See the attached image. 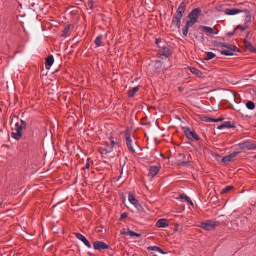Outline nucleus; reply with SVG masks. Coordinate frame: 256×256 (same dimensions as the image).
<instances>
[{
  "label": "nucleus",
  "mask_w": 256,
  "mask_h": 256,
  "mask_svg": "<svg viewBox=\"0 0 256 256\" xmlns=\"http://www.w3.org/2000/svg\"><path fill=\"white\" fill-rule=\"evenodd\" d=\"M250 34V32H248V33L246 34V38H248Z\"/></svg>",
  "instance_id": "obj_58"
},
{
  "label": "nucleus",
  "mask_w": 256,
  "mask_h": 256,
  "mask_svg": "<svg viewBox=\"0 0 256 256\" xmlns=\"http://www.w3.org/2000/svg\"><path fill=\"white\" fill-rule=\"evenodd\" d=\"M162 42V40L160 38H156V44L158 46Z\"/></svg>",
  "instance_id": "obj_52"
},
{
  "label": "nucleus",
  "mask_w": 256,
  "mask_h": 256,
  "mask_svg": "<svg viewBox=\"0 0 256 256\" xmlns=\"http://www.w3.org/2000/svg\"><path fill=\"white\" fill-rule=\"evenodd\" d=\"M190 72L196 75V76L200 78H204L205 76L204 74L200 72V70L196 69L195 68L190 67L189 68Z\"/></svg>",
  "instance_id": "obj_20"
},
{
  "label": "nucleus",
  "mask_w": 256,
  "mask_h": 256,
  "mask_svg": "<svg viewBox=\"0 0 256 256\" xmlns=\"http://www.w3.org/2000/svg\"><path fill=\"white\" fill-rule=\"evenodd\" d=\"M161 168L160 166H152L150 168V172L148 174V176L150 178L154 177L160 171Z\"/></svg>",
  "instance_id": "obj_15"
},
{
  "label": "nucleus",
  "mask_w": 256,
  "mask_h": 256,
  "mask_svg": "<svg viewBox=\"0 0 256 256\" xmlns=\"http://www.w3.org/2000/svg\"><path fill=\"white\" fill-rule=\"evenodd\" d=\"M74 234L78 239L80 240L81 241H82L86 238L84 236L82 235L80 233H74Z\"/></svg>",
  "instance_id": "obj_40"
},
{
  "label": "nucleus",
  "mask_w": 256,
  "mask_h": 256,
  "mask_svg": "<svg viewBox=\"0 0 256 256\" xmlns=\"http://www.w3.org/2000/svg\"><path fill=\"white\" fill-rule=\"evenodd\" d=\"M196 38L198 39V40H200L201 42H204V37L203 35H200L198 36H197L196 37Z\"/></svg>",
  "instance_id": "obj_49"
},
{
  "label": "nucleus",
  "mask_w": 256,
  "mask_h": 256,
  "mask_svg": "<svg viewBox=\"0 0 256 256\" xmlns=\"http://www.w3.org/2000/svg\"><path fill=\"white\" fill-rule=\"evenodd\" d=\"M241 152H234L230 154V155L224 157L222 161V162L228 164L230 162H232V158H236L238 154H239Z\"/></svg>",
  "instance_id": "obj_14"
},
{
  "label": "nucleus",
  "mask_w": 256,
  "mask_h": 256,
  "mask_svg": "<svg viewBox=\"0 0 256 256\" xmlns=\"http://www.w3.org/2000/svg\"><path fill=\"white\" fill-rule=\"evenodd\" d=\"M73 26L72 24H68L66 26L63 31V33L61 34V36L66 38L68 36V32H70V28Z\"/></svg>",
  "instance_id": "obj_26"
},
{
  "label": "nucleus",
  "mask_w": 256,
  "mask_h": 256,
  "mask_svg": "<svg viewBox=\"0 0 256 256\" xmlns=\"http://www.w3.org/2000/svg\"><path fill=\"white\" fill-rule=\"evenodd\" d=\"M2 202H0V206H2Z\"/></svg>",
  "instance_id": "obj_61"
},
{
  "label": "nucleus",
  "mask_w": 256,
  "mask_h": 256,
  "mask_svg": "<svg viewBox=\"0 0 256 256\" xmlns=\"http://www.w3.org/2000/svg\"><path fill=\"white\" fill-rule=\"evenodd\" d=\"M213 44L216 47L225 48L226 43L214 41Z\"/></svg>",
  "instance_id": "obj_35"
},
{
  "label": "nucleus",
  "mask_w": 256,
  "mask_h": 256,
  "mask_svg": "<svg viewBox=\"0 0 256 256\" xmlns=\"http://www.w3.org/2000/svg\"><path fill=\"white\" fill-rule=\"evenodd\" d=\"M179 198L181 200H184L186 202L189 203L192 206H194V204L192 200L188 196L184 194H180Z\"/></svg>",
  "instance_id": "obj_25"
},
{
  "label": "nucleus",
  "mask_w": 256,
  "mask_h": 256,
  "mask_svg": "<svg viewBox=\"0 0 256 256\" xmlns=\"http://www.w3.org/2000/svg\"><path fill=\"white\" fill-rule=\"evenodd\" d=\"M224 118H216V122H220L222 121Z\"/></svg>",
  "instance_id": "obj_53"
},
{
  "label": "nucleus",
  "mask_w": 256,
  "mask_h": 256,
  "mask_svg": "<svg viewBox=\"0 0 256 256\" xmlns=\"http://www.w3.org/2000/svg\"><path fill=\"white\" fill-rule=\"evenodd\" d=\"M103 38V36L100 34L99 35L95 40L94 43L97 48L100 47L102 46V40Z\"/></svg>",
  "instance_id": "obj_30"
},
{
  "label": "nucleus",
  "mask_w": 256,
  "mask_h": 256,
  "mask_svg": "<svg viewBox=\"0 0 256 256\" xmlns=\"http://www.w3.org/2000/svg\"><path fill=\"white\" fill-rule=\"evenodd\" d=\"M202 10L200 8L193 10L188 15V22L194 25L197 22L198 18L202 15Z\"/></svg>",
  "instance_id": "obj_6"
},
{
  "label": "nucleus",
  "mask_w": 256,
  "mask_h": 256,
  "mask_svg": "<svg viewBox=\"0 0 256 256\" xmlns=\"http://www.w3.org/2000/svg\"><path fill=\"white\" fill-rule=\"evenodd\" d=\"M140 86H138L137 87L133 88L131 90L128 91V96L130 98H132L134 96L136 92H137L140 90Z\"/></svg>",
  "instance_id": "obj_23"
},
{
  "label": "nucleus",
  "mask_w": 256,
  "mask_h": 256,
  "mask_svg": "<svg viewBox=\"0 0 256 256\" xmlns=\"http://www.w3.org/2000/svg\"><path fill=\"white\" fill-rule=\"evenodd\" d=\"M179 90H180V92H182V87H180V88H179Z\"/></svg>",
  "instance_id": "obj_59"
},
{
  "label": "nucleus",
  "mask_w": 256,
  "mask_h": 256,
  "mask_svg": "<svg viewBox=\"0 0 256 256\" xmlns=\"http://www.w3.org/2000/svg\"><path fill=\"white\" fill-rule=\"evenodd\" d=\"M216 54L212 52H208L206 54V57L204 58V60L208 61L216 57Z\"/></svg>",
  "instance_id": "obj_34"
},
{
  "label": "nucleus",
  "mask_w": 256,
  "mask_h": 256,
  "mask_svg": "<svg viewBox=\"0 0 256 256\" xmlns=\"http://www.w3.org/2000/svg\"><path fill=\"white\" fill-rule=\"evenodd\" d=\"M128 216V214L127 212H124L121 214L120 217L119 219V221H122L124 219L127 218Z\"/></svg>",
  "instance_id": "obj_44"
},
{
  "label": "nucleus",
  "mask_w": 256,
  "mask_h": 256,
  "mask_svg": "<svg viewBox=\"0 0 256 256\" xmlns=\"http://www.w3.org/2000/svg\"><path fill=\"white\" fill-rule=\"evenodd\" d=\"M234 187L232 186H228L226 188H224L222 192H220L221 194H224L228 192L230 190H233Z\"/></svg>",
  "instance_id": "obj_36"
},
{
  "label": "nucleus",
  "mask_w": 256,
  "mask_h": 256,
  "mask_svg": "<svg viewBox=\"0 0 256 256\" xmlns=\"http://www.w3.org/2000/svg\"><path fill=\"white\" fill-rule=\"evenodd\" d=\"M94 248L95 250L102 251V250L109 249L110 246L108 244L104 242L96 241L94 242Z\"/></svg>",
  "instance_id": "obj_12"
},
{
  "label": "nucleus",
  "mask_w": 256,
  "mask_h": 256,
  "mask_svg": "<svg viewBox=\"0 0 256 256\" xmlns=\"http://www.w3.org/2000/svg\"><path fill=\"white\" fill-rule=\"evenodd\" d=\"M235 29H234V31L232 32H229L226 34V35L230 37H231L235 34L236 33Z\"/></svg>",
  "instance_id": "obj_48"
},
{
  "label": "nucleus",
  "mask_w": 256,
  "mask_h": 256,
  "mask_svg": "<svg viewBox=\"0 0 256 256\" xmlns=\"http://www.w3.org/2000/svg\"><path fill=\"white\" fill-rule=\"evenodd\" d=\"M20 124L17 122L16 124V132H12L11 136L16 140H22L21 144H22L23 148L28 151L32 150L38 144V140L34 136L33 132H23L27 126V123L23 120H20Z\"/></svg>",
  "instance_id": "obj_1"
},
{
  "label": "nucleus",
  "mask_w": 256,
  "mask_h": 256,
  "mask_svg": "<svg viewBox=\"0 0 256 256\" xmlns=\"http://www.w3.org/2000/svg\"><path fill=\"white\" fill-rule=\"evenodd\" d=\"M246 106L250 110H254L256 108V104L250 100L246 103Z\"/></svg>",
  "instance_id": "obj_32"
},
{
  "label": "nucleus",
  "mask_w": 256,
  "mask_h": 256,
  "mask_svg": "<svg viewBox=\"0 0 256 256\" xmlns=\"http://www.w3.org/2000/svg\"><path fill=\"white\" fill-rule=\"evenodd\" d=\"M156 226L158 228H164L168 226V222L166 219H160L156 222Z\"/></svg>",
  "instance_id": "obj_19"
},
{
  "label": "nucleus",
  "mask_w": 256,
  "mask_h": 256,
  "mask_svg": "<svg viewBox=\"0 0 256 256\" xmlns=\"http://www.w3.org/2000/svg\"><path fill=\"white\" fill-rule=\"evenodd\" d=\"M225 48H226L228 50H222L220 52L222 55L225 56H234V52H240V50L236 47V46L232 44H226Z\"/></svg>",
  "instance_id": "obj_9"
},
{
  "label": "nucleus",
  "mask_w": 256,
  "mask_h": 256,
  "mask_svg": "<svg viewBox=\"0 0 256 256\" xmlns=\"http://www.w3.org/2000/svg\"><path fill=\"white\" fill-rule=\"evenodd\" d=\"M91 160L90 158H88L87 160V163L85 166V167H84V168H82V169L84 170L85 169H88L90 168V160Z\"/></svg>",
  "instance_id": "obj_47"
},
{
  "label": "nucleus",
  "mask_w": 256,
  "mask_h": 256,
  "mask_svg": "<svg viewBox=\"0 0 256 256\" xmlns=\"http://www.w3.org/2000/svg\"><path fill=\"white\" fill-rule=\"evenodd\" d=\"M256 150V144L250 143V146L248 150Z\"/></svg>",
  "instance_id": "obj_46"
},
{
  "label": "nucleus",
  "mask_w": 256,
  "mask_h": 256,
  "mask_svg": "<svg viewBox=\"0 0 256 256\" xmlns=\"http://www.w3.org/2000/svg\"><path fill=\"white\" fill-rule=\"evenodd\" d=\"M54 62V58L52 55L49 56L46 60V70H49L52 66Z\"/></svg>",
  "instance_id": "obj_18"
},
{
  "label": "nucleus",
  "mask_w": 256,
  "mask_h": 256,
  "mask_svg": "<svg viewBox=\"0 0 256 256\" xmlns=\"http://www.w3.org/2000/svg\"><path fill=\"white\" fill-rule=\"evenodd\" d=\"M216 122V118H209V122Z\"/></svg>",
  "instance_id": "obj_55"
},
{
  "label": "nucleus",
  "mask_w": 256,
  "mask_h": 256,
  "mask_svg": "<svg viewBox=\"0 0 256 256\" xmlns=\"http://www.w3.org/2000/svg\"><path fill=\"white\" fill-rule=\"evenodd\" d=\"M126 158H125L123 160H122L121 159L120 160V167H122V170H121V172H120V176L122 175V174L123 173V172H124V170H126L125 166H126ZM120 178H121V176H120L119 177L118 180H119Z\"/></svg>",
  "instance_id": "obj_31"
},
{
  "label": "nucleus",
  "mask_w": 256,
  "mask_h": 256,
  "mask_svg": "<svg viewBox=\"0 0 256 256\" xmlns=\"http://www.w3.org/2000/svg\"><path fill=\"white\" fill-rule=\"evenodd\" d=\"M148 250L152 251H158L162 254H166V252H164V251L161 248L156 246H149L148 248Z\"/></svg>",
  "instance_id": "obj_27"
},
{
  "label": "nucleus",
  "mask_w": 256,
  "mask_h": 256,
  "mask_svg": "<svg viewBox=\"0 0 256 256\" xmlns=\"http://www.w3.org/2000/svg\"><path fill=\"white\" fill-rule=\"evenodd\" d=\"M113 151L112 146L107 142H104L98 147V152L102 155H106Z\"/></svg>",
  "instance_id": "obj_10"
},
{
  "label": "nucleus",
  "mask_w": 256,
  "mask_h": 256,
  "mask_svg": "<svg viewBox=\"0 0 256 256\" xmlns=\"http://www.w3.org/2000/svg\"><path fill=\"white\" fill-rule=\"evenodd\" d=\"M126 232H127L125 228L123 229L121 231V232H120L122 234H126Z\"/></svg>",
  "instance_id": "obj_56"
},
{
  "label": "nucleus",
  "mask_w": 256,
  "mask_h": 256,
  "mask_svg": "<svg viewBox=\"0 0 256 256\" xmlns=\"http://www.w3.org/2000/svg\"><path fill=\"white\" fill-rule=\"evenodd\" d=\"M126 235L130 236H136L138 238H140L141 236L140 234H137L134 231L130 230L129 228L127 230Z\"/></svg>",
  "instance_id": "obj_33"
},
{
  "label": "nucleus",
  "mask_w": 256,
  "mask_h": 256,
  "mask_svg": "<svg viewBox=\"0 0 256 256\" xmlns=\"http://www.w3.org/2000/svg\"><path fill=\"white\" fill-rule=\"evenodd\" d=\"M108 139L110 140V146H112L113 148L115 146L118 144V138H114L113 136H110Z\"/></svg>",
  "instance_id": "obj_28"
},
{
  "label": "nucleus",
  "mask_w": 256,
  "mask_h": 256,
  "mask_svg": "<svg viewBox=\"0 0 256 256\" xmlns=\"http://www.w3.org/2000/svg\"><path fill=\"white\" fill-rule=\"evenodd\" d=\"M194 25L189 22L187 21L186 26L182 28V34L184 36H187L189 28L192 27Z\"/></svg>",
  "instance_id": "obj_22"
},
{
  "label": "nucleus",
  "mask_w": 256,
  "mask_h": 256,
  "mask_svg": "<svg viewBox=\"0 0 256 256\" xmlns=\"http://www.w3.org/2000/svg\"><path fill=\"white\" fill-rule=\"evenodd\" d=\"M128 200L134 206L136 204L137 202H138V200L135 198L132 192L129 193Z\"/></svg>",
  "instance_id": "obj_29"
},
{
  "label": "nucleus",
  "mask_w": 256,
  "mask_h": 256,
  "mask_svg": "<svg viewBox=\"0 0 256 256\" xmlns=\"http://www.w3.org/2000/svg\"><path fill=\"white\" fill-rule=\"evenodd\" d=\"M156 256L155 255V256Z\"/></svg>",
  "instance_id": "obj_63"
},
{
  "label": "nucleus",
  "mask_w": 256,
  "mask_h": 256,
  "mask_svg": "<svg viewBox=\"0 0 256 256\" xmlns=\"http://www.w3.org/2000/svg\"><path fill=\"white\" fill-rule=\"evenodd\" d=\"M177 157L178 158L179 162H180L178 164V166H190V164L192 163V162L189 160L183 161L186 158V156L184 154L178 153Z\"/></svg>",
  "instance_id": "obj_11"
},
{
  "label": "nucleus",
  "mask_w": 256,
  "mask_h": 256,
  "mask_svg": "<svg viewBox=\"0 0 256 256\" xmlns=\"http://www.w3.org/2000/svg\"><path fill=\"white\" fill-rule=\"evenodd\" d=\"M212 156H214V158H216L218 160V158H221V156H220L216 152H212Z\"/></svg>",
  "instance_id": "obj_51"
},
{
  "label": "nucleus",
  "mask_w": 256,
  "mask_h": 256,
  "mask_svg": "<svg viewBox=\"0 0 256 256\" xmlns=\"http://www.w3.org/2000/svg\"><path fill=\"white\" fill-rule=\"evenodd\" d=\"M132 133V130L130 128L127 127L126 131L124 132V134L126 140V144L128 150L132 153H136V151L132 146V140L131 138Z\"/></svg>",
  "instance_id": "obj_8"
},
{
  "label": "nucleus",
  "mask_w": 256,
  "mask_h": 256,
  "mask_svg": "<svg viewBox=\"0 0 256 256\" xmlns=\"http://www.w3.org/2000/svg\"><path fill=\"white\" fill-rule=\"evenodd\" d=\"M238 10H240V13H244L246 19L244 20V24H250L252 22V10L247 6L241 4L238 8Z\"/></svg>",
  "instance_id": "obj_3"
},
{
  "label": "nucleus",
  "mask_w": 256,
  "mask_h": 256,
  "mask_svg": "<svg viewBox=\"0 0 256 256\" xmlns=\"http://www.w3.org/2000/svg\"><path fill=\"white\" fill-rule=\"evenodd\" d=\"M160 50H158V54L160 56H164L165 58H168L172 56L173 52L171 46L168 44H165L162 46H158Z\"/></svg>",
  "instance_id": "obj_5"
},
{
  "label": "nucleus",
  "mask_w": 256,
  "mask_h": 256,
  "mask_svg": "<svg viewBox=\"0 0 256 256\" xmlns=\"http://www.w3.org/2000/svg\"><path fill=\"white\" fill-rule=\"evenodd\" d=\"M40 6L39 5V4H33L32 6V7L33 8V10L34 11V12H41L43 10V8H42V6H43V4L42 2H40Z\"/></svg>",
  "instance_id": "obj_24"
},
{
  "label": "nucleus",
  "mask_w": 256,
  "mask_h": 256,
  "mask_svg": "<svg viewBox=\"0 0 256 256\" xmlns=\"http://www.w3.org/2000/svg\"><path fill=\"white\" fill-rule=\"evenodd\" d=\"M162 66V62L160 60H156L154 62V68L156 69H159Z\"/></svg>",
  "instance_id": "obj_39"
},
{
  "label": "nucleus",
  "mask_w": 256,
  "mask_h": 256,
  "mask_svg": "<svg viewBox=\"0 0 256 256\" xmlns=\"http://www.w3.org/2000/svg\"><path fill=\"white\" fill-rule=\"evenodd\" d=\"M241 111L242 112H240V110H239L238 112L239 113L241 114H242L244 115V114L246 113V110L245 109H243V110H242Z\"/></svg>",
  "instance_id": "obj_54"
},
{
  "label": "nucleus",
  "mask_w": 256,
  "mask_h": 256,
  "mask_svg": "<svg viewBox=\"0 0 256 256\" xmlns=\"http://www.w3.org/2000/svg\"><path fill=\"white\" fill-rule=\"evenodd\" d=\"M244 43L246 50L250 52H251L256 54V48L250 42H248L246 39H244Z\"/></svg>",
  "instance_id": "obj_17"
},
{
  "label": "nucleus",
  "mask_w": 256,
  "mask_h": 256,
  "mask_svg": "<svg viewBox=\"0 0 256 256\" xmlns=\"http://www.w3.org/2000/svg\"><path fill=\"white\" fill-rule=\"evenodd\" d=\"M200 30H202V32H205L206 34L209 35H215L218 34L219 31L218 30L217 32L214 31V28L210 27H208L206 26H200L198 27Z\"/></svg>",
  "instance_id": "obj_13"
},
{
  "label": "nucleus",
  "mask_w": 256,
  "mask_h": 256,
  "mask_svg": "<svg viewBox=\"0 0 256 256\" xmlns=\"http://www.w3.org/2000/svg\"><path fill=\"white\" fill-rule=\"evenodd\" d=\"M88 256H94V254H91L90 252H88Z\"/></svg>",
  "instance_id": "obj_57"
},
{
  "label": "nucleus",
  "mask_w": 256,
  "mask_h": 256,
  "mask_svg": "<svg viewBox=\"0 0 256 256\" xmlns=\"http://www.w3.org/2000/svg\"><path fill=\"white\" fill-rule=\"evenodd\" d=\"M52 230H54V232L56 234H59L60 232L64 233V230L62 228H60L59 230H58L56 226H53Z\"/></svg>",
  "instance_id": "obj_43"
},
{
  "label": "nucleus",
  "mask_w": 256,
  "mask_h": 256,
  "mask_svg": "<svg viewBox=\"0 0 256 256\" xmlns=\"http://www.w3.org/2000/svg\"><path fill=\"white\" fill-rule=\"evenodd\" d=\"M182 129L186 138L189 140H192L193 139H194L198 142L201 140L196 132L194 130H192L190 128L186 126L182 127Z\"/></svg>",
  "instance_id": "obj_7"
},
{
  "label": "nucleus",
  "mask_w": 256,
  "mask_h": 256,
  "mask_svg": "<svg viewBox=\"0 0 256 256\" xmlns=\"http://www.w3.org/2000/svg\"><path fill=\"white\" fill-rule=\"evenodd\" d=\"M188 4V2L184 0L179 6L174 16L172 18V23L173 25L178 28H180L181 20L183 16V14L185 12L186 6Z\"/></svg>",
  "instance_id": "obj_2"
},
{
  "label": "nucleus",
  "mask_w": 256,
  "mask_h": 256,
  "mask_svg": "<svg viewBox=\"0 0 256 256\" xmlns=\"http://www.w3.org/2000/svg\"><path fill=\"white\" fill-rule=\"evenodd\" d=\"M135 144L138 145L137 144V142H135Z\"/></svg>",
  "instance_id": "obj_62"
},
{
  "label": "nucleus",
  "mask_w": 256,
  "mask_h": 256,
  "mask_svg": "<svg viewBox=\"0 0 256 256\" xmlns=\"http://www.w3.org/2000/svg\"><path fill=\"white\" fill-rule=\"evenodd\" d=\"M240 10H238L236 8H226L224 10V13L226 15L234 16L240 13Z\"/></svg>",
  "instance_id": "obj_21"
},
{
  "label": "nucleus",
  "mask_w": 256,
  "mask_h": 256,
  "mask_svg": "<svg viewBox=\"0 0 256 256\" xmlns=\"http://www.w3.org/2000/svg\"><path fill=\"white\" fill-rule=\"evenodd\" d=\"M245 24V26H242L241 25L238 26L234 29L235 30H240L241 31L243 32L246 30H247L248 28V24Z\"/></svg>",
  "instance_id": "obj_38"
},
{
  "label": "nucleus",
  "mask_w": 256,
  "mask_h": 256,
  "mask_svg": "<svg viewBox=\"0 0 256 256\" xmlns=\"http://www.w3.org/2000/svg\"><path fill=\"white\" fill-rule=\"evenodd\" d=\"M134 206L138 209L139 212H143L144 209L143 206L138 202L136 204L134 205Z\"/></svg>",
  "instance_id": "obj_41"
},
{
  "label": "nucleus",
  "mask_w": 256,
  "mask_h": 256,
  "mask_svg": "<svg viewBox=\"0 0 256 256\" xmlns=\"http://www.w3.org/2000/svg\"><path fill=\"white\" fill-rule=\"evenodd\" d=\"M209 118L208 116H200V119L202 122H209Z\"/></svg>",
  "instance_id": "obj_45"
},
{
  "label": "nucleus",
  "mask_w": 256,
  "mask_h": 256,
  "mask_svg": "<svg viewBox=\"0 0 256 256\" xmlns=\"http://www.w3.org/2000/svg\"><path fill=\"white\" fill-rule=\"evenodd\" d=\"M82 242H84V244L88 246V248H92V245L89 242V241L85 238L82 241Z\"/></svg>",
  "instance_id": "obj_42"
},
{
  "label": "nucleus",
  "mask_w": 256,
  "mask_h": 256,
  "mask_svg": "<svg viewBox=\"0 0 256 256\" xmlns=\"http://www.w3.org/2000/svg\"><path fill=\"white\" fill-rule=\"evenodd\" d=\"M250 143L249 142H245L243 143H241L240 144V146L242 150H246L248 149L249 150V146H250Z\"/></svg>",
  "instance_id": "obj_37"
},
{
  "label": "nucleus",
  "mask_w": 256,
  "mask_h": 256,
  "mask_svg": "<svg viewBox=\"0 0 256 256\" xmlns=\"http://www.w3.org/2000/svg\"><path fill=\"white\" fill-rule=\"evenodd\" d=\"M253 158L256 159V154L253 156Z\"/></svg>",
  "instance_id": "obj_60"
},
{
  "label": "nucleus",
  "mask_w": 256,
  "mask_h": 256,
  "mask_svg": "<svg viewBox=\"0 0 256 256\" xmlns=\"http://www.w3.org/2000/svg\"><path fill=\"white\" fill-rule=\"evenodd\" d=\"M88 5L90 6V8L92 10L94 7V2L93 0H88Z\"/></svg>",
  "instance_id": "obj_50"
},
{
  "label": "nucleus",
  "mask_w": 256,
  "mask_h": 256,
  "mask_svg": "<svg viewBox=\"0 0 256 256\" xmlns=\"http://www.w3.org/2000/svg\"><path fill=\"white\" fill-rule=\"evenodd\" d=\"M220 224V222L218 221L206 220L201 222L199 227L204 230L210 231L215 230L216 228L219 226Z\"/></svg>",
  "instance_id": "obj_4"
},
{
  "label": "nucleus",
  "mask_w": 256,
  "mask_h": 256,
  "mask_svg": "<svg viewBox=\"0 0 256 256\" xmlns=\"http://www.w3.org/2000/svg\"><path fill=\"white\" fill-rule=\"evenodd\" d=\"M236 126L234 123L231 122H226L224 124H222L221 125L219 126L218 127V130H222L224 128H236Z\"/></svg>",
  "instance_id": "obj_16"
}]
</instances>
